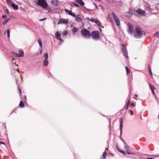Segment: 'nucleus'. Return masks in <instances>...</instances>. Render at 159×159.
I'll use <instances>...</instances> for the list:
<instances>
[{
	"mask_svg": "<svg viewBox=\"0 0 159 159\" xmlns=\"http://www.w3.org/2000/svg\"><path fill=\"white\" fill-rule=\"evenodd\" d=\"M144 34V32L142 30L139 26H136L135 31L134 33L135 37L136 38H140L142 37V35Z\"/></svg>",
	"mask_w": 159,
	"mask_h": 159,
	"instance_id": "1",
	"label": "nucleus"
},
{
	"mask_svg": "<svg viewBox=\"0 0 159 159\" xmlns=\"http://www.w3.org/2000/svg\"><path fill=\"white\" fill-rule=\"evenodd\" d=\"M81 32L83 37L86 39L89 38L91 35L90 32L85 29H82L81 30Z\"/></svg>",
	"mask_w": 159,
	"mask_h": 159,
	"instance_id": "2",
	"label": "nucleus"
},
{
	"mask_svg": "<svg viewBox=\"0 0 159 159\" xmlns=\"http://www.w3.org/2000/svg\"><path fill=\"white\" fill-rule=\"evenodd\" d=\"M37 4L44 8H46L48 6V4L45 0H38Z\"/></svg>",
	"mask_w": 159,
	"mask_h": 159,
	"instance_id": "3",
	"label": "nucleus"
},
{
	"mask_svg": "<svg viewBox=\"0 0 159 159\" xmlns=\"http://www.w3.org/2000/svg\"><path fill=\"white\" fill-rule=\"evenodd\" d=\"M120 47L121 50L124 55L126 58L128 59V56L127 54V51L125 46L123 44H121Z\"/></svg>",
	"mask_w": 159,
	"mask_h": 159,
	"instance_id": "4",
	"label": "nucleus"
},
{
	"mask_svg": "<svg viewBox=\"0 0 159 159\" xmlns=\"http://www.w3.org/2000/svg\"><path fill=\"white\" fill-rule=\"evenodd\" d=\"M91 35L92 38L95 39H98L99 37V32L97 31H92Z\"/></svg>",
	"mask_w": 159,
	"mask_h": 159,
	"instance_id": "5",
	"label": "nucleus"
},
{
	"mask_svg": "<svg viewBox=\"0 0 159 159\" xmlns=\"http://www.w3.org/2000/svg\"><path fill=\"white\" fill-rule=\"evenodd\" d=\"M112 15L116 25L117 26L119 25H120V21L119 19L114 13H112Z\"/></svg>",
	"mask_w": 159,
	"mask_h": 159,
	"instance_id": "6",
	"label": "nucleus"
},
{
	"mask_svg": "<svg viewBox=\"0 0 159 159\" xmlns=\"http://www.w3.org/2000/svg\"><path fill=\"white\" fill-rule=\"evenodd\" d=\"M127 26L128 28V32L130 34H132L134 31V28L133 25L130 23H128L127 24Z\"/></svg>",
	"mask_w": 159,
	"mask_h": 159,
	"instance_id": "7",
	"label": "nucleus"
},
{
	"mask_svg": "<svg viewBox=\"0 0 159 159\" xmlns=\"http://www.w3.org/2000/svg\"><path fill=\"white\" fill-rule=\"evenodd\" d=\"M68 23V20L67 19H61L59 20L57 24H67Z\"/></svg>",
	"mask_w": 159,
	"mask_h": 159,
	"instance_id": "8",
	"label": "nucleus"
},
{
	"mask_svg": "<svg viewBox=\"0 0 159 159\" xmlns=\"http://www.w3.org/2000/svg\"><path fill=\"white\" fill-rule=\"evenodd\" d=\"M88 20L92 22H95L99 26H101V24L100 23L99 21L97 19L91 18L90 19H88Z\"/></svg>",
	"mask_w": 159,
	"mask_h": 159,
	"instance_id": "9",
	"label": "nucleus"
},
{
	"mask_svg": "<svg viewBox=\"0 0 159 159\" xmlns=\"http://www.w3.org/2000/svg\"><path fill=\"white\" fill-rule=\"evenodd\" d=\"M61 34L58 31H57L56 33V37L57 39L59 40L61 42H62L63 40L60 37Z\"/></svg>",
	"mask_w": 159,
	"mask_h": 159,
	"instance_id": "10",
	"label": "nucleus"
},
{
	"mask_svg": "<svg viewBox=\"0 0 159 159\" xmlns=\"http://www.w3.org/2000/svg\"><path fill=\"white\" fill-rule=\"evenodd\" d=\"M65 11L66 13H67L70 15L72 16L73 17H75V14L73 13L71 11L67 10L66 9H65Z\"/></svg>",
	"mask_w": 159,
	"mask_h": 159,
	"instance_id": "11",
	"label": "nucleus"
},
{
	"mask_svg": "<svg viewBox=\"0 0 159 159\" xmlns=\"http://www.w3.org/2000/svg\"><path fill=\"white\" fill-rule=\"evenodd\" d=\"M136 12L139 14L142 15L144 16L145 15V11H144L140 9H138L136 11Z\"/></svg>",
	"mask_w": 159,
	"mask_h": 159,
	"instance_id": "12",
	"label": "nucleus"
},
{
	"mask_svg": "<svg viewBox=\"0 0 159 159\" xmlns=\"http://www.w3.org/2000/svg\"><path fill=\"white\" fill-rule=\"evenodd\" d=\"M120 133H121L122 132V129L123 127V119L122 118H121L120 119Z\"/></svg>",
	"mask_w": 159,
	"mask_h": 159,
	"instance_id": "13",
	"label": "nucleus"
},
{
	"mask_svg": "<svg viewBox=\"0 0 159 159\" xmlns=\"http://www.w3.org/2000/svg\"><path fill=\"white\" fill-rule=\"evenodd\" d=\"M75 1L76 2L82 6H83L84 4V3L82 0H75Z\"/></svg>",
	"mask_w": 159,
	"mask_h": 159,
	"instance_id": "14",
	"label": "nucleus"
},
{
	"mask_svg": "<svg viewBox=\"0 0 159 159\" xmlns=\"http://www.w3.org/2000/svg\"><path fill=\"white\" fill-rule=\"evenodd\" d=\"M52 3L53 4L54 6H57L58 2L57 0H52Z\"/></svg>",
	"mask_w": 159,
	"mask_h": 159,
	"instance_id": "15",
	"label": "nucleus"
},
{
	"mask_svg": "<svg viewBox=\"0 0 159 159\" xmlns=\"http://www.w3.org/2000/svg\"><path fill=\"white\" fill-rule=\"evenodd\" d=\"M11 6L15 9H17L18 8V6L14 3H12Z\"/></svg>",
	"mask_w": 159,
	"mask_h": 159,
	"instance_id": "16",
	"label": "nucleus"
},
{
	"mask_svg": "<svg viewBox=\"0 0 159 159\" xmlns=\"http://www.w3.org/2000/svg\"><path fill=\"white\" fill-rule=\"evenodd\" d=\"M12 54L13 56H15L17 57H22V55H20V54L16 53L15 52H13Z\"/></svg>",
	"mask_w": 159,
	"mask_h": 159,
	"instance_id": "17",
	"label": "nucleus"
},
{
	"mask_svg": "<svg viewBox=\"0 0 159 159\" xmlns=\"http://www.w3.org/2000/svg\"><path fill=\"white\" fill-rule=\"evenodd\" d=\"M44 65L45 66H47L48 64V61L47 59H44L43 61Z\"/></svg>",
	"mask_w": 159,
	"mask_h": 159,
	"instance_id": "18",
	"label": "nucleus"
},
{
	"mask_svg": "<svg viewBox=\"0 0 159 159\" xmlns=\"http://www.w3.org/2000/svg\"><path fill=\"white\" fill-rule=\"evenodd\" d=\"M75 20L76 21L80 22L82 20L81 18L80 17L77 16L75 18Z\"/></svg>",
	"mask_w": 159,
	"mask_h": 159,
	"instance_id": "19",
	"label": "nucleus"
},
{
	"mask_svg": "<svg viewBox=\"0 0 159 159\" xmlns=\"http://www.w3.org/2000/svg\"><path fill=\"white\" fill-rule=\"evenodd\" d=\"M19 106L20 107L22 108L24 106V105L23 102L21 101L19 104Z\"/></svg>",
	"mask_w": 159,
	"mask_h": 159,
	"instance_id": "20",
	"label": "nucleus"
},
{
	"mask_svg": "<svg viewBox=\"0 0 159 159\" xmlns=\"http://www.w3.org/2000/svg\"><path fill=\"white\" fill-rule=\"evenodd\" d=\"M78 30V29L77 27H74L72 29V31L74 32H76Z\"/></svg>",
	"mask_w": 159,
	"mask_h": 159,
	"instance_id": "21",
	"label": "nucleus"
},
{
	"mask_svg": "<svg viewBox=\"0 0 159 159\" xmlns=\"http://www.w3.org/2000/svg\"><path fill=\"white\" fill-rule=\"evenodd\" d=\"M19 52L20 53V55H22V56L23 57L24 55V51L23 50H20L19 51Z\"/></svg>",
	"mask_w": 159,
	"mask_h": 159,
	"instance_id": "22",
	"label": "nucleus"
},
{
	"mask_svg": "<svg viewBox=\"0 0 159 159\" xmlns=\"http://www.w3.org/2000/svg\"><path fill=\"white\" fill-rule=\"evenodd\" d=\"M125 69L126 71L127 74V75H128V74L129 73V70L128 67L127 66L125 67Z\"/></svg>",
	"mask_w": 159,
	"mask_h": 159,
	"instance_id": "23",
	"label": "nucleus"
},
{
	"mask_svg": "<svg viewBox=\"0 0 159 159\" xmlns=\"http://www.w3.org/2000/svg\"><path fill=\"white\" fill-rule=\"evenodd\" d=\"M149 86L151 90H154L155 89V88L153 86H152L151 84H149Z\"/></svg>",
	"mask_w": 159,
	"mask_h": 159,
	"instance_id": "24",
	"label": "nucleus"
},
{
	"mask_svg": "<svg viewBox=\"0 0 159 159\" xmlns=\"http://www.w3.org/2000/svg\"><path fill=\"white\" fill-rule=\"evenodd\" d=\"M154 36L156 37H159V32L155 34H154Z\"/></svg>",
	"mask_w": 159,
	"mask_h": 159,
	"instance_id": "25",
	"label": "nucleus"
},
{
	"mask_svg": "<svg viewBox=\"0 0 159 159\" xmlns=\"http://www.w3.org/2000/svg\"><path fill=\"white\" fill-rule=\"evenodd\" d=\"M106 155H107V153L106 152H104L103 154H102V156L103 157V158L104 159H105V158H106Z\"/></svg>",
	"mask_w": 159,
	"mask_h": 159,
	"instance_id": "26",
	"label": "nucleus"
},
{
	"mask_svg": "<svg viewBox=\"0 0 159 159\" xmlns=\"http://www.w3.org/2000/svg\"><path fill=\"white\" fill-rule=\"evenodd\" d=\"M7 34L8 37V38L10 37V31L9 29H7Z\"/></svg>",
	"mask_w": 159,
	"mask_h": 159,
	"instance_id": "27",
	"label": "nucleus"
},
{
	"mask_svg": "<svg viewBox=\"0 0 159 159\" xmlns=\"http://www.w3.org/2000/svg\"><path fill=\"white\" fill-rule=\"evenodd\" d=\"M38 42L41 47H42V44L41 42V41L40 39H39L38 40Z\"/></svg>",
	"mask_w": 159,
	"mask_h": 159,
	"instance_id": "28",
	"label": "nucleus"
},
{
	"mask_svg": "<svg viewBox=\"0 0 159 159\" xmlns=\"http://www.w3.org/2000/svg\"><path fill=\"white\" fill-rule=\"evenodd\" d=\"M44 57L45 58V59H48V54L47 53L45 54L44 55Z\"/></svg>",
	"mask_w": 159,
	"mask_h": 159,
	"instance_id": "29",
	"label": "nucleus"
},
{
	"mask_svg": "<svg viewBox=\"0 0 159 159\" xmlns=\"http://www.w3.org/2000/svg\"><path fill=\"white\" fill-rule=\"evenodd\" d=\"M62 34L63 35H66L68 34V32L67 31L65 30V31H63L62 32Z\"/></svg>",
	"mask_w": 159,
	"mask_h": 159,
	"instance_id": "30",
	"label": "nucleus"
},
{
	"mask_svg": "<svg viewBox=\"0 0 159 159\" xmlns=\"http://www.w3.org/2000/svg\"><path fill=\"white\" fill-rule=\"evenodd\" d=\"M9 20V19H7V20H4L3 22V24L4 25L6 23H7V22Z\"/></svg>",
	"mask_w": 159,
	"mask_h": 159,
	"instance_id": "31",
	"label": "nucleus"
},
{
	"mask_svg": "<svg viewBox=\"0 0 159 159\" xmlns=\"http://www.w3.org/2000/svg\"><path fill=\"white\" fill-rule=\"evenodd\" d=\"M125 149H126V151L128 150H129L128 148H129V147L127 145L126 143H125Z\"/></svg>",
	"mask_w": 159,
	"mask_h": 159,
	"instance_id": "32",
	"label": "nucleus"
},
{
	"mask_svg": "<svg viewBox=\"0 0 159 159\" xmlns=\"http://www.w3.org/2000/svg\"><path fill=\"white\" fill-rule=\"evenodd\" d=\"M118 150H119V151L120 152H121L122 153H123V154H126V153H125V152L124 151L120 150L119 149H118Z\"/></svg>",
	"mask_w": 159,
	"mask_h": 159,
	"instance_id": "33",
	"label": "nucleus"
},
{
	"mask_svg": "<svg viewBox=\"0 0 159 159\" xmlns=\"http://www.w3.org/2000/svg\"><path fill=\"white\" fill-rule=\"evenodd\" d=\"M1 144H3L4 146L5 145V143L4 142L0 141V146H1Z\"/></svg>",
	"mask_w": 159,
	"mask_h": 159,
	"instance_id": "34",
	"label": "nucleus"
},
{
	"mask_svg": "<svg viewBox=\"0 0 159 159\" xmlns=\"http://www.w3.org/2000/svg\"><path fill=\"white\" fill-rule=\"evenodd\" d=\"M73 3L74 5H75V6H76V7H79V5H78V4H76V3H74V2H73Z\"/></svg>",
	"mask_w": 159,
	"mask_h": 159,
	"instance_id": "35",
	"label": "nucleus"
},
{
	"mask_svg": "<svg viewBox=\"0 0 159 159\" xmlns=\"http://www.w3.org/2000/svg\"><path fill=\"white\" fill-rule=\"evenodd\" d=\"M6 1H7V2L8 3H10L11 2V0H6Z\"/></svg>",
	"mask_w": 159,
	"mask_h": 159,
	"instance_id": "36",
	"label": "nucleus"
},
{
	"mask_svg": "<svg viewBox=\"0 0 159 159\" xmlns=\"http://www.w3.org/2000/svg\"><path fill=\"white\" fill-rule=\"evenodd\" d=\"M126 151V152H127V153L128 154H133V153L130 152H129V150H127V151Z\"/></svg>",
	"mask_w": 159,
	"mask_h": 159,
	"instance_id": "37",
	"label": "nucleus"
},
{
	"mask_svg": "<svg viewBox=\"0 0 159 159\" xmlns=\"http://www.w3.org/2000/svg\"><path fill=\"white\" fill-rule=\"evenodd\" d=\"M149 71L150 75H151V76H152V71H151V70L150 69H149Z\"/></svg>",
	"mask_w": 159,
	"mask_h": 159,
	"instance_id": "38",
	"label": "nucleus"
},
{
	"mask_svg": "<svg viewBox=\"0 0 159 159\" xmlns=\"http://www.w3.org/2000/svg\"><path fill=\"white\" fill-rule=\"evenodd\" d=\"M130 111L131 115H133V112L131 110H130Z\"/></svg>",
	"mask_w": 159,
	"mask_h": 159,
	"instance_id": "39",
	"label": "nucleus"
},
{
	"mask_svg": "<svg viewBox=\"0 0 159 159\" xmlns=\"http://www.w3.org/2000/svg\"><path fill=\"white\" fill-rule=\"evenodd\" d=\"M7 17V16L6 15H3L2 16V17L3 18H5Z\"/></svg>",
	"mask_w": 159,
	"mask_h": 159,
	"instance_id": "40",
	"label": "nucleus"
},
{
	"mask_svg": "<svg viewBox=\"0 0 159 159\" xmlns=\"http://www.w3.org/2000/svg\"><path fill=\"white\" fill-rule=\"evenodd\" d=\"M46 18H44V19H40L39 20V21H42L43 20H46Z\"/></svg>",
	"mask_w": 159,
	"mask_h": 159,
	"instance_id": "41",
	"label": "nucleus"
},
{
	"mask_svg": "<svg viewBox=\"0 0 159 159\" xmlns=\"http://www.w3.org/2000/svg\"><path fill=\"white\" fill-rule=\"evenodd\" d=\"M131 107H132V106H134L135 104L134 103H132L131 104Z\"/></svg>",
	"mask_w": 159,
	"mask_h": 159,
	"instance_id": "42",
	"label": "nucleus"
},
{
	"mask_svg": "<svg viewBox=\"0 0 159 159\" xmlns=\"http://www.w3.org/2000/svg\"><path fill=\"white\" fill-rule=\"evenodd\" d=\"M151 91H152V93L153 94H155V92H154V90H152Z\"/></svg>",
	"mask_w": 159,
	"mask_h": 159,
	"instance_id": "43",
	"label": "nucleus"
},
{
	"mask_svg": "<svg viewBox=\"0 0 159 159\" xmlns=\"http://www.w3.org/2000/svg\"><path fill=\"white\" fill-rule=\"evenodd\" d=\"M128 104H127V106H126V110H127L128 109Z\"/></svg>",
	"mask_w": 159,
	"mask_h": 159,
	"instance_id": "44",
	"label": "nucleus"
},
{
	"mask_svg": "<svg viewBox=\"0 0 159 159\" xmlns=\"http://www.w3.org/2000/svg\"><path fill=\"white\" fill-rule=\"evenodd\" d=\"M130 100L129 99V101L128 102H127V104H128L129 105V103H130Z\"/></svg>",
	"mask_w": 159,
	"mask_h": 159,
	"instance_id": "45",
	"label": "nucleus"
},
{
	"mask_svg": "<svg viewBox=\"0 0 159 159\" xmlns=\"http://www.w3.org/2000/svg\"><path fill=\"white\" fill-rule=\"evenodd\" d=\"M147 159H153V158H151V157H148V158H147Z\"/></svg>",
	"mask_w": 159,
	"mask_h": 159,
	"instance_id": "46",
	"label": "nucleus"
},
{
	"mask_svg": "<svg viewBox=\"0 0 159 159\" xmlns=\"http://www.w3.org/2000/svg\"><path fill=\"white\" fill-rule=\"evenodd\" d=\"M135 97H138V95L137 94H136L135 95Z\"/></svg>",
	"mask_w": 159,
	"mask_h": 159,
	"instance_id": "47",
	"label": "nucleus"
},
{
	"mask_svg": "<svg viewBox=\"0 0 159 159\" xmlns=\"http://www.w3.org/2000/svg\"><path fill=\"white\" fill-rule=\"evenodd\" d=\"M122 141H123L125 143V142L123 140V139H122Z\"/></svg>",
	"mask_w": 159,
	"mask_h": 159,
	"instance_id": "48",
	"label": "nucleus"
},
{
	"mask_svg": "<svg viewBox=\"0 0 159 159\" xmlns=\"http://www.w3.org/2000/svg\"><path fill=\"white\" fill-rule=\"evenodd\" d=\"M19 91H20V93H21V90L20 89H19Z\"/></svg>",
	"mask_w": 159,
	"mask_h": 159,
	"instance_id": "49",
	"label": "nucleus"
},
{
	"mask_svg": "<svg viewBox=\"0 0 159 159\" xmlns=\"http://www.w3.org/2000/svg\"><path fill=\"white\" fill-rule=\"evenodd\" d=\"M133 98L134 99H137L136 98H135L134 97H133Z\"/></svg>",
	"mask_w": 159,
	"mask_h": 159,
	"instance_id": "50",
	"label": "nucleus"
},
{
	"mask_svg": "<svg viewBox=\"0 0 159 159\" xmlns=\"http://www.w3.org/2000/svg\"><path fill=\"white\" fill-rule=\"evenodd\" d=\"M100 30L101 31V30H101V28H100Z\"/></svg>",
	"mask_w": 159,
	"mask_h": 159,
	"instance_id": "51",
	"label": "nucleus"
},
{
	"mask_svg": "<svg viewBox=\"0 0 159 159\" xmlns=\"http://www.w3.org/2000/svg\"><path fill=\"white\" fill-rule=\"evenodd\" d=\"M158 118H159V115H158Z\"/></svg>",
	"mask_w": 159,
	"mask_h": 159,
	"instance_id": "52",
	"label": "nucleus"
},
{
	"mask_svg": "<svg viewBox=\"0 0 159 159\" xmlns=\"http://www.w3.org/2000/svg\"><path fill=\"white\" fill-rule=\"evenodd\" d=\"M4 34H6V32H4Z\"/></svg>",
	"mask_w": 159,
	"mask_h": 159,
	"instance_id": "53",
	"label": "nucleus"
},
{
	"mask_svg": "<svg viewBox=\"0 0 159 159\" xmlns=\"http://www.w3.org/2000/svg\"><path fill=\"white\" fill-rule=\"evenodd\" d=\"M107 150L108 149V148H106V149Z\"/></svg>",
	"mask_w": 159,
	"mask_h": 159,
	"instance_id": "54",
	"label": "nucleus"
}]
</instances>
